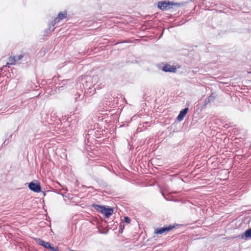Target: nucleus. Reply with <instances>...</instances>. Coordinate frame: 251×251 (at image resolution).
<instances>
[{"instance_id": "obj_29", "label": "nucleus", "mask_w": 251, "mask_h": 251, "mask_svg": "<svg viewBox=\"0 0 251 251\" xmlns=\"http://www.w3.org/2000/svg\"><path fill=\"white\" fill-rule=\"evenodd\" d=\"M93 131H94V130H91V129L89 130L88 131V133L87 135H91V134H92V132H93Z\"/></svg>"}, {"instance_id": "obj_20", "label": "nucleus", "mask_w": 251, "mask_h": 251, "mask_svg": "<svg viewBox=\"0 0 251 251\" xmlns=\"http://www.w3.org/2000/svg\"><path fill=\"white\" fill-rule=\"evenodd\" d=\"M0 180H1L2 182L4 183L6 181V174L5 173L1 174Z\"/></svg>"}, {"instance_id": "obj_30", "label": "nucleus", "mask_w": 251, "mask_h": 251, "mask_svg": "<svg viewBox=\"0 0 251 251\" xmlns=\"http://www.w3.org/2000/svg\"><path fill=\"white\" fill-rule=\"evenodd\" d=\"M164 198L166 200V201H170L169 199H168L167 197H165V196L163 194H162Z\"/></svg>"}, {"instance_id": "obj_2", "label": "nucleus", "mask_w": 251, "mask_h": 251, "mask_svg": "<svg viewBox=\"0 0 251 251\" xmlns=\"http://www.w3.org/2000/svg\"><path fill=\"white\" fill-rule=\"evenodd\" d=\"M91 206L97 212L102 214L105 218H109L114 213V207L110 206L96 203H93Z\"/></svg>"}, {"instance_id": "obj_13", "label": "nucleus", "mask_w": 251, "mask_h": 251, "mask_svg": "<svg viewBox=\"0 0 251 251\" xmlns=\"http://www.w3.org/2000/svg\"><path fill=\"white\" fill-rule=\"evenodd\" d=\"M51 26H52V25H51V23L50 24H49V27L44 30V34L43 35V39H45L47 37L48 33H49L51 31H53L54 30V28H53L52 29H51Z\"/></svg>"}, {"instance_id": "obj_9", "label": "nucleus", "mask_w": 251, "mask_h": 251, "mask_svg": "<svg viewBox=\"0 0 251 251\" xmlns=\"http://www.w3.org/2000/svg\"><path fill=\"white\" fill-rule=\"evenodd\" d=\"M161 69L163 72L166 73H176L177 70L175 66L171 65L168 64H164Z\"/></svg>"}, {"instance_id": "obj_24", "label": "nucleus", "mask_w": 251, "mask_h": 251, "mask_svg": "<svg viewBox=\"0 0 251 251\" xmlns=\"http://www.w3.org/2000/svg\"><path fill=\"white\" fill-rule=\"evenodd\" d=\"M247 181H248V182L249 183H251V173L249 174L247 176Z\"/></svg>"}, {"instance_id": "obj_21", "label": "nucleus", "mask_w": 251, "mask_h": 251, "mask_svg": "<svg viewBox=\"0 0 251 251\" xmlns=\"http://www.w3.org/2000/svg\"><path fill=\"white\" fill-rule=\"evenodd\" d=\"M131 222V220L130 218L127 216H125L124 217V222L126 224H129Z\"/></svg>"}, {"instance_id": "obj_34", "label": "nucleus", "mask_w": 251, "mask_h": 251, "mask_svg": "<svg viewBox=\"0 0 251 251\" xmlns=\"http://www.w3.org/2000/svg\"><path fill=\"white\" fill-rule=\"evenodd\" d=\"M49 219H50L49 217H48V218H47V219H46V220H49Z\"/></svg>"}, {"instance_id": "obj_11", "label": "nucleus", "mask_w": 251, "mask_h": 251, "mask_svg": "<svg viewBox=\"0 0 251 251\" xmlns=\"http://www.w3.org/2000/svg\"><path fill=\"white\" fill-rule=\"evenodd\" d=\"M96 181L100 187L102 188H107V189H109V185L103 180L100 179H97Z\"/></svg>"}, {"instance_id": "obj_1", "label": "nucleus", "mask_w": 251, "mask_h": 251, "mask_svg": "<svg viewBox=\"0 0 251 251\" xmlns=\"http://www.w3.org/2000/svg\"><path fill=\"white\" fill-rule=\"evenodd\" d=\"M187 2H176L169 0H162L158 1L157 3V7L162 11H168L174 7H179L184 6Z\"/></svg>"}, {"instance_id": "obj_36", "label": "nucleus", "mask_w": 251, "mask_h": 251, "mask_svg": "<svg viewBox=\"0 0 251 251\" xmlns=\"http://www.w3.org/2000/svg\"><path fill=\"white\" fill-rule=\"evenodd\" d=\"M49 219H50L49 217H48V218H47V219H46V220H49Z\"/></svg>"}, {"instance_id": "obj_4", "label": "nucleus", "mask_w": 251, "mask_h": 251, "mask_svg": "<svg viewBox=\"0 0 251 251\" xmlns=\"http://www.w3.org/2000/svg\"><path fill=\"white\" fill-rule=\"evenodd\" d=\"M181 225L178 224H174L173 225H166L163 227H157L155 229L154 233L157 235H161L164 233H168L172 231L174 228H176Z\"/></svg>"}, {"instance_id": "obj_5", "label": "nucleus", "mask_w": 251, "mask_h": 251, "mask_svg": "<svg viewBox=\"0 0 251 251\" xmlns=\"http://www.w3.org/2000/svg\"><path fill=\"white\" fill-rule=\"evenodd\" d=\"M25 185L27 186L28 189L33 192L40 193L42 192L41 184L37 180L34 179L29 183H25Z\"/></svg>"}, {"instance_id": "obj_23", "label": "nucleus", "mask_w": 251, "mask_h": 251, "mask_svg": "<svg viewBox=\"0 0 251 251\" xmlns=\"http://www.w3.org/2000/svg\"><path fill=\"white\" fill-rule=\"evenodd\" d=\"M75 101H79L80 100L81 94L78 93H76V94L75 95Z\"/></svg>"}, {"instance_id": "obj_10", "label": "nucleus", "mask_w": 251, "mask_h": 251, "mask_svg": "<svg viewBox=\"0 0 251 251\" xmlns=\"http://www.w3.org/2000/svg\"><path fill=\"white\" fill-rule=\"evenodd\" d=\"M189 108L185 107L183 109H182L180 111L176 117V120L178 122H181L184 119V118L186 116V114L188 112Z\"/></svg>"}, {"instance_id": "obj_32", "label": "nucleus", "mask_w": 251, "mask_h": 251, "mask_svg": "<svg viewBox=\"0 0 251 251\" xmlns=\"http://www.w3.org/2000/svg\"><path fill=\"white\" fill-rule=\"evenodd\" d=\"M88 189H94V187L93 186H91L88 187Z\"/></svg>"}, {"instance_id": "obj_31", "label": "nucleus", "mask_w": 251, "mask_h": 251, "mask_svg": "<svg viewBox=\"0 0 251 251\" xmlns=\"http://www.w3.org/2000/svg\"><path fill=\"white\" fill-rule=\"evenodd\" d=\"M41 192H42L44 197H45L46 196V191H44V192L42 191Z\"/></svg>"}, {"instance_id": "obj_8", "label": "nucleus", "mask_w": 251, "mask_h": 251, "mask_svg": "<svg viewBox=\"0 0 251 251\" xmlns=\"http://www.w3.org/2000/svg\"><path fill=\"white\" fill-rule=\"evenodd\" d=\"M67 15V11L66 10H64L63 11H61L58 13L57 17H56L52 22L51 25L52 26L55 25L58 23L60 21L62 20L63 19L66 18Z\"/></svg>"}, {"instance_id": "obj_18", "label": "nucleus", "mask_w": 251, "mask_h": 251, "mask_svg": "<svg viewBox=\"0 0 251 251\" xmlns=\"http://www.w3.org/2000/svg\"><path fill=\"white\" fill-rule=\"evenodd\" d=\"M125 229V224L123 223H121L119 225V233L120 234H122L123 233V231Z\"/></svg>"}, {"instance_id": "obj_28", "label": "nucleus", "mask_w": 251, "mask_h": 251, "mask_svg": "<svg viewBox=\"0 0 251 251\" xmlns=\"http://www.w3.org/2000/svg\"><path fill=\"white\" fill-rule=\"evenodd\" d=\"M52 119L51 117L49 118L48 116V118H47V122L49 123V124H51V122H52Z\"/></svg>"}, {"instance_id": "obj_33", "label": "nucleus", "mask_w": 251, "mask_h": 251, "mask_svg": "<svg viewBox=\"0 0 251 251\" xmlns=\"http://www.w3.org/2000/svg\"><path fill=\"white\" fill-rule=\"evenodd\" d=\"M146 104V103H145V102H144V103H143L142 104V106H144Z\"/></svg>"}, {"instance_id": "obj_26", "label": "nucleus", "mask_w": 251, "mask_h": 251, "mask_svg": "<svg viewBox=\"0 0 251 251\" xmlns=\"http://www.w3.org/2000/svg\"><path fill=\"white\" fill-rule=\"evenodd\" d=\"M149 97V96L146 93H144V94L142 96V99L145 101L147 100Z\"/></svg>"}, {"instance_id": "obj_12", "label": "nucleus", "mask_w": 251, "mask_h": 251, "mask_svg": "<svg viewBox=\"0 0 251 251\" xmlns=\"http://www.w3.org/2000/svg\"><path fill=\"white\" fill-rule=\"evenodd\" d=\"M96 92V88L94 87V85L92 87L89 86V88H87V90H85V94L89 95L90 96H92L95 94Z\"/></svg>"}, {"instance_id": "obj_16", "label": "nucleus", "mask_w": 251, "mask_h": 251, "mask_svg": "<svg viewBox=\"0 0 251 251\" xmlns=\"http://www.w3.org/2000/svg\"><path fill=\"white\" fill-rule=\"evenodd\" d=\"M8 59L11 65H15L17 62L16 56H10Z\"/></svg>"}, {"instance_id": "obj_3", "label": "nucleus", "mask_w": 251, "mask_h": 251, "mask_svg": "<svg viewBox=\"0 0 251 251\" xmlns=\"http://www.w3.org/2000/svg\"><path fill=\"white\" fill-rule=\"evenodd\" d=\"M53 79L54 81L55 84L54 86L51 85L50 87V94H54L55 93L59 92L64 89L65 87L66 82L68 80V79H62L59 80L56 76L53 77Z\"/></svg>"}, {"instance_id": "obj_22", "label": "nucleus", "mask_w": 251, "mask_h": 251, "mask_svg": "<svg viewBox=\"0 0 251 251\" xmlns=\"http://www.w3.org/2000/svg\"><path fill=\"white\" fill-rule=\"evenodd\" d=\"M12 136L13 134H10V135H9V134L7 133V135H6V139L4 140V142L3 143L2 146H3V145H5L6 141L8 140L10 138H12Z\"/></svg>"}, {"instance_id": "obj_7", "label": "nucleus", "mask_w": 251, "mask_h": 251, "mask_svg": "<svg viewBox=\"0 0 251 251\" xmlns=\"http://www.w3.org/2000/svg\"><path fill=\"white\" fill-rule=\"evenodd\" d=\"M236 238L244 241H248L251 239V227H249L242 233L237 236Z\"/></svg>"}, {"instance_id": "obj_17", "label": "nucleus", "mask_w": 251, "mask_h": 251, "mask_svg": "<svg viewBox=\"0 0 251 251\" xmlns=\"http://www.w3.org/2000/svg\"><path fill=\"white\" fill-rule=\"evenodd\" d=\"M88 78L89 79V80H90V77H87L86 80L85 81V84H83L84 87H85V90H87V88H89V86H93L92 84H91L90 82L88 81Z\"/></svg>"}, {"instance_id": "obj_6", "label": "nucleus", "mask_w": 251, "mask_h": 251, "mask_svg": "<svg viewBox=\"0 0 251 251\" xmlns=\"http://www.w3.org/2000/svg\"><path fill=\"white\" fill-rule=\"evenodd\" d=\"M33 239L40 246L43 247L45 249L49 250L50 251H54L55 249V247H54L53 244L50 243V242H46L41 238L36 237H33Z\"/></svg>"}, {"instance_id": "obj_27", "label": "nucleus", "mask_w": 251, "mask_h": 251, "mask_svg": "<svg viewBox=\"0 0 251 251\" xmlns=\"http://www.w3.org/2000/svg\"><path fill=\"white\" fill-rule=\"evenodd\" d=\"M98 231H99V233H100V234H107V233L108 232V230H106L105 231H101L100 229H99Z\"/></svg>"}, {"instance_id": "obj_25", "label": "nucleus", "mask_w": 251, "mask_h": 251, "mask_svg": "<svg viewBox=\"0 0 251 251\" xmlns=\"http://www.w3.org/2000/svg\"><path fill=\"white\" fill-rule=\"evenodd\" d=\"M184 203L187 204V206H189L190 208H191L192 205H193V203L190 202L189 201H187L184 202Z\"/></svg>"}, {"instance_id": "obj_14", "label": "nucleus", "mask_w": 251, "mask_h": 251, "mask_svg": "<svg viewBox=\"0 0 251 251\" xmlns=\"http://www.w3.org/2000/svg\"><path fill=\"white\" fill-rule=\"evenodd\" d=\"M210 100L208 99H207L206 98L203 101H202L201 103V109H203L205 108V107L208 105L209 103H210Z\"/></svg>"}, {"instance_id": "obj_19", "label": "nucleus", "mask_w": 251, "mask_h": 251, "mask_svg": "<svg viewBox=\"0 0 251 251\" xmlns=\"http://www.w3.org/2000/svg\"><path fill=\"white\" fill-rule=\"evenodd\" d=\"M216 96V95L215 93H212L209 96L206 98V99L210 100V102L211 101H213L215 99Z\"/></svg>"}, {"instance_id": "obj_15", "label": "nucleus", "mask_w": 251, "mask_h": 251, "mask_svg": "<svg viewBox=\"0 0 251 251\" xmlns=\"http://www.w3.org/2000/svg\"><path fill=\"white\" fill-rule=\"evenodd\" d=\"M27 56H29V54L27 52H25L18 55L16 58L17 61L21 60L23 58L25 57L26 58Z\"/></svg>"}, {"instance_id": "obj_35", "label": "nucleus", "mask_w": 251, "mask_h": 251, "mask_svg": "<svg viewBox=\"0 0 251 251\" xmlns=\"http://www.w3.org/2000/svg\"><path fill=\"white\" fill-rule=\"evenodd\" d=\"M49 219H50L49 217H48V218H47V219H46V220H49Z\"/></svg>"}]
</instances>
